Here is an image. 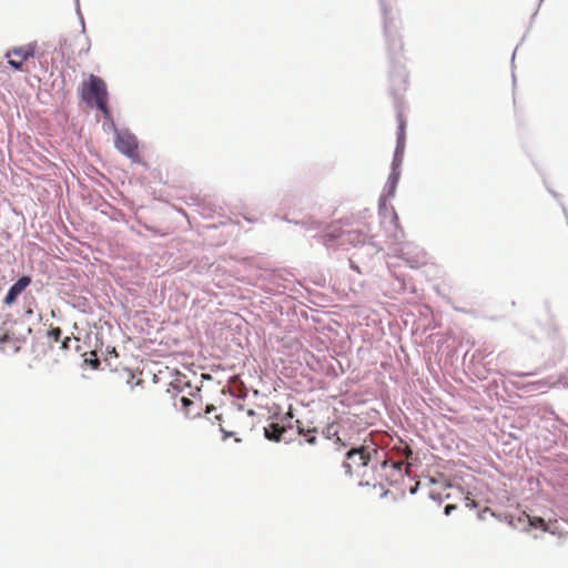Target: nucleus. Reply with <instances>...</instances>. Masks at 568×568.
Returning a JSON list of instances; mask_svg holds the SVG:
<instances>
[{"label":"nucleus","mask_w":568,"mask_h":568,"mask_svg":"<svg viewBox=\"0 0 568 568\" xmlns=\"http://www.w3.org/2000/svg\"><path fill=\"white\" fill-rule=\"evenodd\" d=\"M255 416L253 409L246 410L242 407L226 413L225 419L222 416H217L223 438L233 437L235 442H241L240 435H245L253 430Z\"/></svg>","instance_id":"nucleus-1"},{"label":"nucleus","mask_w":568,"mask_h":568,"mask_svg":"<svg viewBox=\"0 0 568 568\" xmlns=\"http://www.w3.org/2000/svg\"><path fill=\"white\" fill-rule=\"evenodd\" d=\"M81 97L88 103L94 102L104 116L109 115L106 84L101 78L90 74L81 85Z\"/></svg>","instance_id":"nucleus-2"},{"label":"nucleus","mask_w":568,"mask_h":568,"mask_svg":"<svg viewBox=\"0 0 568 568\" xmlns=\"http://www.w3.org/2000/svg\"><path fill=\"white\" fill-rule=\"evenodd\" d=\"M371 463V452L366 447L352 448L346 454V459L343 464L346 474H361L365 467Z\"/></svg>","instance_id":"nucleus-3"},{"label":"nucleus","mask_w":568,"mask_h":568,"mask_svg":"<svg viewBox=\"0 0 568 568\" xmlns=\"http://www.w3.org/2000/svg\"><path fill=\"white\" fill-rule=\"evenodd\" d=\"M37 45L34 43H30L22 47H17L11 50H9L6 53V58L8 59V63L14 69V70H21L23 62L27 61L29 58L33 57L36 53Z\"/></svg>","instance_id":"nucleus-4"},{"label":"nucleus","mask_w":568,"mask_h":568,"mask_svg":"<svg viewBox=\"0 0 568 568\" xmlns=\"http://www.w3.org/2000/svg\"><path fill=\"white\" fill-rule=\"evenodd\" d=\"M115 148L128 158L135 159L138 156V140L128 131L116 132Z\"/></svg>","instance_id":"nucleus-5"},{"label":"nucleus","mask_w":568,"mask_h":568,"mask_svg":"<svg viewBox=\"0 0 568 568\" xmlns=\"http://www.w3.org/2000/svg\"><path fill=\"white\" fill-rule=\"evenodd\" d=\"M23 344V339L17 337L13 333H4L0 336V351L8 355L18 353Z\"/></svg>","instance_id":"nucleus-6"},{"label":"nucleus","mask_w":568,"mask_h":568,"mask_svg":"<svg viewBox=\"0 0 568 568\" xmlns=\"http://www.w3.org/2000/svg\"><path fill=\"white\" fill-rule=\"evenodd\" d=\"M31 278L29 276L20 277L8 291L3 304L11 306L16 303L18 296L30 285Z\"/></svg>","instance_id":"nucleus-7"},{"label":"nucleus","mask_w":568,"mask_h":568,"mask_svg":"<svg viewBox=\"0 0 568 568\" xmlns=\"http://www.w3.org/2000/svg\"><path fill=\"white\" fill-rule=\"evenodd\" d=\"M61 335H62V331L59 327H53L50 331H48V338L50 341H52L53 343H57L59 349L68 351V349H70V347H71L70 344L72 342L73 343H78L79 342L78 338H71L69 336H67V337H64L62 339Z\"/></svg>","instance_id":"nucleus-8"},{"label":"nucleus","mask_w":568,"mask_h":568,"mask_svg":"<svg viewBox=\"0 0 568 568\" xmlns=\"http://www.w3.org/2000/svg\"><path fill=\"white\" fill-rule=\"evenodd\" d=\"M287 427L285 425H281L278 423H271L268 426L264 427V436L272 442H281L284 439V434L286 433Z\"/></svg>","instance_id":"nucleus-9"},{"label":"nucleus","mask_w":568,"mask_h":568,"mask_svg":"<svg viewBox=\"0 0 568 568\" xmlns=\"http://www.w3.org/2000/svg\"><path fill=\"white\" fill-rule=\"evenodd\" d=\"M296 428L300 435H303L305 437V442L310 445H314L317 440L316 437V428H305L301 420H296Z\"/></svg>","instance_id":"nucleus-10"},{"label":"nucleus","mask_w":568,"mask_h":568,"mask_svg":"<svg viewBox=\"0 0 568 568\" xmlns=\"http://www.w3.org/2000/svg\"><path fill=\"white\" fill-rule=\"evenodd\" d=\"M398 120V132H397V151L399 149H403L404 148V142H405V120L403 118V115H398L397 118Z\"/></svg>","instance_id":"nucleus-11"},{"label":"nucleus","mask_w":568,"mask_h":568,"mask_svg":"<svg viewBox=\"0 0 568 568\" xmlns=\"http://www.w3.org/2000/svg\"><path fill=\"white\" fill-rule=\"evenodd\" d=\"M179 402H180V407L184 410L186 416L190 417V416H196L200 414L199 412H195V413L192 412L191 407L194 405V402L191 400L190 398L182 396L179 399Z\"/></svg>","instance_id":"nucleus-12"},{"label":"nucleus","mask_w":568,"mask_h":568,"mask_svg":"<svg viewBox=\"0 0 568 568\" xmlns=\"http://www.w3.org/2000/svg\"><path fill=\"white\" fill-rule=\"evenodd\" d=\"M528 520H529L530 526H532L535 528H540L545 531L547 530V524L541 517H538V516L528 517Z\"/></svg>","instance_id":"nucleus-13"},{"label":"nucleus","mask_w":568,"mask_h":568,"mask_svg":"<svg viewBox=\"0 0 568 568\" xmlns=\"http://www.w3.org/2000/svg\"><path fill=\"white\" fill-rule=\"evenodd\" d=\"M84 362L91 365V367L94 369H97L100 366V361L95 352H91L90 357L85 358Z\"/></svg>","instance_id":"nucleus-14"},{"label":"nucleus","mask_w":568,"mask_h":568,"mask_svg":"<svg viewBox=\"0 0 568 568\" xmlns=\"http://www.w3.org/2000/svg\"><path fill=\"white\" fill-rule=\"evenodd\" d=\"M286 419H292L293 418V413H292V409H290L287 413H286V416H285Z\"/></svg>","instance_id":"nucleus-15"},{"label":"nucleus","mask_w":568,"mask_h":568,"mask_svg":"<svg viewBox=\"0 0 568 568\" xmlns=\"http://www.w3.org/2000/svg\"><path fill=\"white\" fill-rule=\"evenodd\" d=\"M402 465H403V463H396V462H393V463H392V466H393V467H396V468H400V467H402Z\"/></svg>","instance_id":"nucleus-16"},{"label":"nucleus","mask_w":568,"mask_h":568,"mask_svg":"<svg viewBox=\"0 0 568 568\" xmlns=\"http://www.w3.org/2000/svg\"><path fill=\"white\" fill-rule=\"evenodd\" d=\"M452 506H446V513L452 511Z\"/></svg>","instance_id":"nucleus-17"},{"label":"nucleus","mask_w":568,"mask_h":568,"mask_svg":"<svg viewBox=\"0 0 568 568\" xmlns=\"http://www.w3.org/2000/svg\"><path fill=\"white\" fill-rule=\"evenodd\" d=\"M452 506H446V513L452 511Z\"/></svg>","instance_id":"nucleus-18"}]
</instances>
